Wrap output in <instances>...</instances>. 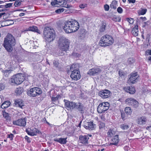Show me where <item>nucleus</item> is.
<instances>
[{
    "label": "nucleus",
    "instance_id": "6ab92c4d",
    "mask_svg": "<svg viewBox=\"0 0 151 151\" xmlns=\"http://www.w3.org/2000/svg\"><path fill=\"white\" fill-rule=\"evenodd\" d=\"M26 31H31L34 32H37L39 34H40L41 32L38 29V28L36 26H32L27 28L25 30Z\"/></svg>",
    "mask_w": 151,
    "mask_h": 151
},
{
    "label": "nucleus",
    "instance_id": "f3484780",
    "mask_svg": "<svg viewBox=\"0 0 151 151\" xmlns=\"http://www.w3.org/2000/svg\"><path fill=\"white\" fill-rule=\"evenodd\" d=\"M64 101L65 103V106L67 107L72 109H73L76 108V104L75 103L65 100H64Z\"/></svg>",
    "mask_w": 151,
    "mask_h": 151
},
{
    "label": "nucleus",
    "instance_id": "4d7b16f0",
    "mask_svg": "<svg viewBox=\"0 0 151 151\" xmlns=\"http://www.w3.org/2000/svg\"><path fill=\"white\" fill-rule=\"evenodd\" d=\"M104 8L105 9H109V5L107 4H106L104 5Z\"/></svg>",
    "mask_w": 151,
    "mask_h": 151
},
{
    "label": "nucleus",
    "instance_id": "0e129e2a",
    "mask_svg": "<svg viewBox=\"0 0 151 151\" xmlns=\"http://www.w3.org/2000/svg\"><path fill=\"white\" fill-rule=\"evenodd\" d=\"M80 7L81 9H83L84 8L85 5H84L83 4H81L79 6Z\"/></svg>",
    "mask_w": 151,
    "mask_h": 151
},
{
    "label": "nucleus",
    "instance_id": "b1692460",
    "mask_svg": "<svg viewBox=\"0 0 151 151\" xmlns=\"http://www.w3.org/2000/svg\"><path fill=\"white\" fill-rule=\"evenodd\" d=\"M146 119L144 117H141L137 120V123L139 125H142L145 124Z\"/></svg>",
    "mask_w": 151,
    "mask_h": 151
},
{
    "label": "nucleus",
    "instance_id": "a211bd4d",
    "mask_svg": "<svg viewBox=\"0 0 151 151\" xmlns=\"http://www.w3.org/2000/svg\"><path fill=\"white\" fill-rule=\"evenodd\" d=\"M26 132L28 135L31 136L36 135L37 133H39V132L38 130L35 128H31L30 131L26 129Z\"/></svg>",
    "mask_w": 151,
    "mask_h": 151
},
{
    "label": "nucleus",
    "instance_id": "c9c22d12",
    "mask_svg": "<svg viewBox=\"0 0 151 151\" xmlns=\"http://www.w3.org/2000/svg\"><path fill=\"white\" fill-rule=\"evenodd\" d=\"M121 117L123 120H125L127 118V116L128 115H127V114H126L123 111H121Z\"/></svg>",
    "mask_w": 151,
    "mask_h": 151
},
{
    "label": "nucleus",
    "instance_id": "774afa93",
    "mask_svg": "<svg viewBox=\"0 0 151 151\" xmlns=\"http://www.w3.org/2000/svg\"><path fill=\"white\" fill-rule=\"evenodd\" d=\"M70 7H71V5H68L67 4L66 6H65V7L67 8H70Z\"/></svg>",
    "mask_w": 151,
    "mask_h": 151
},
{
    "label": "nucleus",
    "instance_id": "2eb2a0df",
    "mask_svg": "<svg viewBox=\"0 0 151 151\" xmlns=\"http://www.w3.org/2000/svg\"><path fill=\"white\" fill-rule=\"evenodd\" d=\"M110 91L107 90H104L100 91L99 93V95L103 99H105L109 97L110 95Z\"/></svg>",
    "mask_w": 151,
    "mask_h": 151
},
{
    "label": "nucleus",
    "instance_id": "f8f14e48",
    "mask_svg": "<svg viewBox=\"0 0 151 151\" xmlns=\"http://www.w3.org/2000/svg\"><path fill=\"white\" fill-rule=\"evenodd\" d=\"M76 108L77 110L79 111L82 114L84 113L86 109V108L84 104L80 102H78L76 104Z\"/></svg>",
    "mask_w": 151,
    "mask_h": 151
},
{
    "label": "nucleus",
    "instance_id": "e433bc0d",
    "mask_svg": "<svg viewBox=\"0 0 151 151\" xmlns=\"http://www.w3.org/2000/svg\"><path fill=\"white\" fill-rule=\"evenodd\" d=\"M58 4L59 6L63 7L64 6L63 4L65 2V0H57Z\"/></svg>",
    "mask_w": 151,
    "mask_h": 151
},
{
    "label": "nucleus",
    "instance_id": "338daca9",
    "mask_svg": "<svg viewBox=\"0 0 151 151\" xmlns=\"http://www.w3.org/2000/svg\"><path fill=\"white\" fill-rule=\"evenodd\" d=\"M25 14V13H20L19 15V16H20V17H22V16H24Z\"/></svg>",
    "mask_w": 151,
    "mask_h": 151
},
{
    "label": "nucleus",
    "instance_id": "680f3d73",
    "mask_svg": "<svg viewBox=\"0 0 151 151\" xmlns=\"http://www.w3.org/2000/svg\"><path fill=\"white\" fill-rule=\"evenodd\" d=\"M74 133V131H73L72 132H71L70 133H69V134H70L69 135V136H72L73 135Z\"/></svg>",
    "mask_w": 151,
    "mask_h": 151
},
{
    "label": "nucleus",
    "instance_id": "6e6d98bb",
    "mask_svg": "<svg viewBox=\"0 0 151 151\" xmlns=\"http://www.w3.org/2000/svg\"><path fill=\"white\" fill-rule=\"evenodd\" d=\"M12 4V3L7 4L5 5V6L6 8H8V7H11Z\"/></svg>",
    "mask_w": 151,
    "mask_h": 151
},
{
    "label": "nucleus",
    "instance_id": "bb28decb",
    "mask_svg": "<svg viewBox=\"0 0 151 151\" xmlns=\"http://www.w3.org/2000/svg\"><path fill=\"white\" fill-rule=\"evenodd\" d=\"M135 59L133 58H129L127 61V64L130 66L133 65L135 62Z\"/></svg>",
    "mask_w": 151,
    "mask_h": 151
},
{
    "label": "nucleus",
    "instance_id": "c756f323",
    "mask_svg": "<svg viewBox=\"0 0 151 151\" xmlns=\"http://www.w3.org/2000/svg\"><path fill=\"white\" fill-rule=\"evenodd\" d=\"M117 6V1L115 0L113 1L110 5V8L114 9H116Z\"/></svg>",
    "mask_w": 151,
    "mask_h": 151
},
{
    "label": "nucleus",
    "instance_id": "e2e57ef3",
    "mask_svg": "<svg viewBox=\"0 0 151 151\" xmlns=\"http://www.w3.org/2000/svg\"><path fill=\"white\" fill-rule=\"evenodd\" d=\"M6 13L5 12H3L0 13V18H1L2 16L3 15H5Z\"/></svg>",
    "mask_w": 151,
    "mask_h": 151
},
{
    "label": "nucleus",
    "instance_id": "bf43d9fd",
    "mask_svg": "<svg viewBox=\"0 0 151 151\" xmlns=\"http://www.w3.org/2000/svg\"><path fill=\"white\" fill-rule=\"evenodd\" d=\"M140 19H142V21H145L147 20V19L146 18V17H141L140 18Z\"/></svg>",
    "mask_w": 151,
    "mask_h": 151
},
{
    "label": "nucleus",
    "instance_id": "ea45409f",
    "mask_svg": "<svg viewBox=\"0 0 151 151\" xmlns=\"http://www.w3.org/2000/svg\"><path fill=\"white\" fill-rule=\"evenodd\" d=\"M105 127V124L103 122H100L99 124V129L100 130L102 129Z\"/></svg>",
    "mask_w": 151,
    "mask_h": 151
},
{
    "label": "nucleus",
    "instance_id": "20e7f679",
    "mask_svg": "<svg viewBox=\"0 0 151 151\" xmlns=\"http://www.w3.org/2000/svg\"><path fill=\"white\" fill-rule=\"evenodd\" d=\"M58 47L60 50L62 52H66L69 49V42L68 40L63 36L61 37L59 40Z\"/></svg>",
    "mask_w": 151,
    "mask_h": 151
},
{
    "label": "nucleus",
    "instance_id": "7ed1b4c3",
    "mask_svg": "<svg viewBox=\"0 0 151 151\" xmlns=\"http://www.w3.org/2000/svg\"><path fill=\"white\" fill-rule=\"evenodd\" d=\"M43 35L45 39L49 42L54 41L55 37V33L54 29L51 27L46 26L44 28Z\"/></svg>",
    "mask_w": 151,
    "mask_h": 151
},
{
    "label": "nucleus",
    "instance_id": "9b49d317",
    "mask_svg": "<svg viewBox=\"0 0 151 151\" xmlns=\"http://www.w3.org/2000/svg\"><path fill=\"white\" fill-rule=\"evenodd\" d=\"M138 77L139 76L137 72L132 73L130 75V77L128 80V81L129 83H134L138 81Z\"/></svg>",
    "mask_w": 151,
    "mask_h": 151
},
{
    "label": "nucleus",
    "instance_id": "412c9836",
    "mask_svg": "<svg viewBox=\"0 0 151 151\" xmlns=\"http://www.w3.org/2000/svg\"><path fill=\"white\" fill-rule=\"evenodd\" d=\"M118 136V135L117 134L115 135L113 137L112 139V142L110 143V145H117L119 142Z\"/></svg>",
    "mask_w": 151,
    "mask_h": 151
},
{
    "label": "nucleus",
    "instance_id": "39448f33",
    "mask_svg": "<svg viewBox=\"0 0 151 151\" xmlns=\"http://www.w3.org/2000/svg\"><path fill=\"white\" fill-rule=\"evenodd\" d=\"M114 42V39L111 35H106L101 37L99 44L101 46L105 47L112 45Z\"/></svg>",
    "mask_w": 151,
    "mask_h": 151
},
{
    "label": "nucleus",
    "instance_id": "5fc2aeb1",
    "mask_svg": "<svg viewBox=\"0 0 151 151\" xmlns=\"http://www.w3.org/2000/svg\"><path fill=\"white\" fill-rule=\"evenodd\" d=\"M5 88V86L2 83H0V91L3 90Z\"/></svg>",
    "mask_w": 151,
    "mask_h": 151
},
{
    "label": "nucleus",
    "instance_id": "69168bd1",
    "mask_svg": "<svg viewBox=\"0 0 151 151\" xmlns=\"http://www.w3.org/2000/svg\"><path fill=\"white\" fill-rule=\"evenodd\" d=\"M12 21V23L9 24H12L14 23L13 21L11 20L8 19L6 21V22H8V21Z\"/></svg>",
    "mask_w": 151,
    "mask_h": 151
},
{
    "label": "nucleus",
    "instance_id": "6e6552de",
    "mask_svg": "<svg viewBox=\"0 0 151 151\" xmlns=\"http://www.w3.org/2000/svg\"><path fill=\"white\" fill-rule=\"evenodd\" d=\"M109 104L108 102H103L100 103L98 106L97 111L99 113L104 112L109 109Z\"/></svg>",
    "mask_w": 151,
    "mask_h": 151
},
{
    "label": "nucleus",
    "instance_id": "603ef678",
    "mask_svg": "<svg viewBox=\"0 0 151 151\" xmlns=\"http://www.w3.org/2000/svg\"><path fill=\"white\" fill-rule=\"evenodd\" d=\"M65 11L64 12V13L65 14H70L72 13V10H65Z\"/></svg>",
    "mask_w": 151,
    "mask_h": 151
},
{
    "label": "nucleus",
    "instance_id": "ddd939ff",
    "mask_svg": "<svg viewBox=\"0 0 151 151\" xmlns=\"http://www.w3.org/2000/svg\"><path fill=\"white\" fill-rule=\"evenodd\" d=\"M14 124L20 126L25 127L26 122L25 118H21L13 122Z\"/></svg>",
    "mask_w": 151,
    "mask_h": 151
},
{
    "label": "nucleus",
    "instance_id": "49530a36",
    "mask_svg": "<svg viewBox=\"0 0 151 151\" xmlns=\"http://www.w3.org/2000/svg\"><path fill=\"white\" fill-rule=\"evenodd\" d=\"M119 74L120 77H124V73L122 70H119Z\"/></svg>",
    "mask_w": 151,
    "mask_h": 151
},
{
    "label": "nucleus",
    "instance_id": "f03ea898",
    "mask_svg": "<svg viewBox=\"0 0 151 151\" xmlns=\"http://www.w3.org/2000/svg\"><path fill=\"white\" fill-rule=\"evenodd\" d=\"M16 44L15 40L13 36L8 33L4 38L3 45L9 52H11L13 50L12 46Z\"/></svg>",
    "mask_w": 151,
    "mask_h": 151
},
{
    "label": "nucleus",
    "instance_id": "c03bdc74",
    "mask_svg": "<svg viewBox=\"0 0 151 151\" xmlns=\"http://www.w3.org/2000/svg\"><path fill=\"white\" fill-rule=\"evenodd\" d=\"M147 10H140L138 12L139 15H144L145 14Z\"/></svg>",
    "mask_w": 151,
    "mask_h": 151
},
{
    "label": "nucleus",
    "instance_id": "1a4fd4ad",
    "mask_svg": "<svg viewBox=\"0 0 151 151\" xmlns=\"http://www.w3.org/2000/svg\"><path fill=\"white\" fill-rule=\"evenodd\" d=\"M85 128L89 130H94L96 127V125L94 124L93 122H89L85 123L84 125Z\"/></svg>",
    "mask_w": 151,
    "mask_h": 151
},
{
    "label": "nucleus",
    "instance_id": "58836bf2",
    "mask_svg": "<svg viewBox=\"0 0 151 151\" xmlns=\"http://www.w3.org/2000/svg\"><path fill=\"white\" fill-rule=\"evenodd\" d=\"M132 104V106H133L134 108H137L138 106V102L136 100L134 99V100Z\"/></svg>",
    "mask_w": 151,
    "mask_h": 151
},
{
    "label": "nucleus",
    "instance_id": "2f4dec72",
    "mask_svg": "<svg viewBox=\"0 0 151 151\" xmlns=\"http://www.w3.org/2000/svg\"><path fill=\"white\" fill-rule=\"evenodd\" d=\"M23 91V89L22 87H19L17 88L15 90V92L17 95L21 94Z\"/></svg>",
    "mask_w": 151,
    "mask_h": 151
},
{
    "label": "nucleus",
    "instance_id": "423d86ee",
    "mask_svg": "<svg viewBox=\"0 0 151 151\" xmlns=\"http://www.w3.org/2000/svg\"><path fill=\"white\" fill-rule=\"evenodd\" d=\"M24 81L23 76L20 74H17L12 76L10 82L12 85H18L21 84Z\"/></svg>",
    "mask_w": 151,
    "mask_h": 151
},
{
    "label": "nucleus",
    "instance_id": "9d476101",
    "mask_svg": "<svg viewBox=\"0 0 151 151\" xmlns=\"http://www.w3.org/2000/svg\"><path fill=\"white\" fill-rule=\"evenodd\" d=\"M70 76L72 80L77 81L80 78L81 75L79 70L72 71Z\"/></svg>",
    "mask_w": 151,
    "mask_h": 151
},
{
    "label": "nucleus",
    "instance_id": "f704fd0d",
    "mask_svg": "<svg viewBox=\"0 0 151 151\" xmlns=\"http://www.w3.org/2000/svg\"><path fill=\"white\" fill-rule=\"evenodd\" d=\"M106 24L104 23H103L100 26L99 31L101 32H104L106 29Z\"/></svg>",
    "mask_w": 151,
    "mask_h": 151
},
{
    "label": "nucleus",
    "instance_id": "72a5a7b5",
    "mask_svg": "<svg viewBox=\"0 0 151 151\" xmlns=\"http://www.w3.org/2000/svg\"><path fill=\"white\" fill-rule=\"evenodd\" d=\"M3 115L6 120H9L11 119V117L9 116V114L5 111H3Z\"/></svg>",
    "mask_w": 151,
    "mask_h": 151
},
{
    "label": "nucleus",
    "instance_id": "f257e3e1",
    "mask_svg": "<svg viewBox=\"0 0 151 151\" xmlns=\"http://www.w3.org/2000/svg\"><path fill=\"white\" fill-rule=\"evenodd\" d=\"M65 32L71 33L77 30L79 27L78 22L76 20L63 22L61 26Z\"/></svg>",
    "mask_w": 151,
    "mask_h": 151
},
{
    "label": "nucleus",
    "instance_id": "052dcab7",
    "mask_svg": "<svg viewBox=\"0 0 151 151\" xmlns=\"http://www.w3.org/2000/svg\"><path fill=\"white\" fill-rule=\"evenodd\" d=\"M128 1L130 3H134L135 2V0H128Z\"/></svg>",
    "mask_w": 151,
    "mask_h": 151
},
{
    "label": "nucleus",
    "instance_id": "cd10ccee",
    "mask_svg": "<svg viewBox=\"0 0 151 151\" xmlns=\"http://www.w3.org/2000/svg\"><path fill=\"white\" fill-rule=\"evenodd\" d=\"M79 65L78 64H73L71 65L70 67V69L71 72H72V71H75V70H79Z\"/></svg>",
    "mask_w": 151,
    "mask_h": 151
},
{
    "label": "nucleus",
    "instance_id": "4be33fe9",
    "mask_svg": "<svg viewBox=\"0 0 151 151\" xmlns=\"http://www.w3.org/2000/svg\"><path fill=\"white\" fill-rule=\"evenodd\" d=\"M67 138H55L54 139L55 141L58 142L61 144H65L67 142Z\"/></svg>",
    "mask_w": 151,
    "mask_h": 151
},
{
    "label": "nucleus",
    "instance_id": "0eeeda50",
    "mask_svg": "<svg viewBox=\"0 0 151 151\" xmlns=\"http://www.w3.org/2000/svg\"><path fill=\"white\" fill-rule=\"evenodd\" d=\"M41 89L39 88L35 87L31 88L27 92V94L30 97H35L41 94L42 93Z\"/></svg>",
    "mask_w": 151,
    "mask_h": 151
},
{
    "label": "nucleus",
    "instance_id": "a878e982",
    "mask_svg": "<svg viewBox=\"0 0 151 151\" xmlns=\"http://www.w3.org/2000/svg\"><path fill=\"white\" fill-rule=\"evenodd\" d=\"M110 18L114 21L116 22H120L121 21V18L119 16L112 15L110 16Z\"/></svg>",
    "mask_w": 151,
    "mask_h": 151
},
{
    "label": "nucleus",
    "instance_id": "5701e85b",
    "mask_svg": "<svg viewBox=\"0 0 151 151\" xmlns=\"http://www.w3.org/2000/svg\"><path fill=\"white\" fill-rule=\"evenodd\" d=\"M14 104L17 107H19L22 109L23 107L24 106V103L21 99H17L15 100Z\"/></svg>",
    "mask_w": 151,
    "mask_h": 151
},
{
    "label": "nucleus",
    "instance_id": "864d4df0",
    "mask_svg": "<svg viewBox=\"0 0 151 151\" xmlns=\"http://www.w3.org/2000/svg\"><path fill=\"white\" fill-rule=\"evenodd\" d=\"M24 138L25 140H27L28 142L30 143L31 142V140L27 136H25Z\"/></svg>",
    "mask_w": 151,
    "mask_h": 151
},
{
    "label": "nucleus",
    "instance_id": "13d9d810",
    "mask_svg": "<svg viewBox=\"0 0 151 151\" xmlns=\"http://www.w3.org/2000/svg\"><path fill=\"white\" fill-rule=\"evenodd\" d=\"M12 70L10 69L9 70H6L4 71V72L5 73H8V74H9L12 72Z\"/></svg>",
    "mask_w": 151,
    "mask_h": 151
},
{
    "label": "nucleus",
    "instance_id": "473e14b6",
    "mask_svg": "<svg viewBox=\"0 0 151 151\" xmlns=\"http://www.w3.org/2000/svg\"><path fill=\"white\" fill-rule=\"evenodd\" d=\"M134 99L131 98H128L125 100L126 103L128 104L129 106H131L133 102L134 101Z\"/></svg>",
    "mask_w": 151,
    "mask_h": 151
},
{
    "label": "nucleus",
    "instance_id": "393cba45",
    "mask_svg": "<svg viewBox=\"0 0 151 151\" xmlns=\"http://www.w3.org/2000/svg\"><path fill=\"white\" fill-rule=\"evenodd\" d=\"M138 25H135L132 29V34L135 36H137L138 34Z\"/></svg>",
    "mask_w": 151,
    "mask_h": 151
},
{
    "label": "nucleus",
    "instance_id": "dca6fc26",
    "mask_svg": "<svg viewBox=\"0 0 151 151\" xmlns=\"http://www.w3.org/2000/svg\"><path fill=\"white\" fill-rule=\"evenodd\" d=\"M101 71V69L98 68H93L89 70L88 74L90 75H97Z\"/></svg>",
    "mask_w": 151,
    "mask_h": 151
},
{
    "label": "nucleus",
    "instance_id": "37998d69",
    "mask_svg": "<svg viewBox=\"0 0 151 151\" xmlns=\"http://www.w3.org/2000/svg\"><path fill=\"white\" fill-rule=\"evenodd\" d=\"M15 1L14 4V5L15 6H17L20 5L21 0H15Z\"/></svg>",
    "mask_w": 151,
    "mask_h": 151
},
{
    "label": "nucleus",
    "instance_id": "c85d7f7f",
    "mask_svg": "<svg viewBox=\"0 0 151 151\" xmlns=\"http://www.w3.org/2000/svg\"><path fill=\"white\" fill-rule=\"evenodd\" d=\"M10 102L9 101H6L4 102L1 105V107L3 109L6 108L9 106Z\"/></svg>",
    "mask_w": 151,
    "mask_h": 151
},
{
    "label": "nucleus",
    "instance_id": "4468645a",
    "mask_svg": "<svg viewBox=\"0 0 151 151\" xmlns=\"http://www.w3.org/2000/svg\"><path fill=\"white\" fill-rule=\"evenodd\" d=\"M89 139L88 135H80L79 138L80 142L83 144H88V141Z\"/></svg>",
    "mask_w": 151,
    "mask_h": 151
},
{
    "label": "nucleus",
    "instance_id": "8fccbe9b",
    "mask_svg": "<svg viewBox=\"0 0 151 151\" xmlns=\"http://www.w3.org/2000/svg\"><path fill=\"white\" fill-rule=\"evenodd\" d=\"M58 100V98L57 97H54L52 96V102H55L56 101H57Z\"/></svg>",
    "mask_w": 151,
    "mask_h": 151
},
{
    "label": "nucleus",
    "instance_id": "aec40b11",
    "mask_svg": "<svg viewBox=\"0 0 151 151\" xmlns=\"http://www.w3.org/2000/svg\"><path fill=\"white\" fill-rule=\"evenodd\" d=\"M124 89L126 92L129 93L131 94H133L135 92L134 88L131 86L124 87Z\"/></svg>",
    "mask_w": 151,
    "mask_h": 151
},
{
    "label": "nucleus",
    "instance_id": "a18cd8bd",
    "mask_svg": "<svg viewBox=\"0 0 151 151\" xmlns=\"http://www.w3.org/2000/svg\"><path fill=\"white\" fill-rule=\"evenodd\" d=\"M113 131L111 129H109L107 133V135L108 137H111L113 135Z\"/></svg>",
    "mask_w": 151,
    "mask_h": 151
},
{
    "label": "nucleus",
    "instance_id": "4c0bfd02",
    "mask_svg": "<svg viewBox=\"0 0 151 151\" xmlns=\"http://www.w3.org/2000/svg\"><path fill=\"white\" fill-rule=\"evenodd\" d=\"M120 127L123 130H126L128 129L129 127L125 124H122L120 125Z\"/></svg>",
    "mask_w": 151,
    "mask_h": 151
},
{
    "label": "nucleus",
    "instance_id": "3c124183",
    "mask_svg": "<svg viewBox=\"0 0 151 151\" xmlns=\"http://www.w3.org/2000/svg\"><path fill=\"white\" fill-rule=\"evenodd\" d=\"M64 11V10H55V13L56 14H59L60 13L63 12Z\"/></svg>",
    "mask_w": 151,
    "mask_h": 151
},
{
    "label": "nucleus",
    "instance_id": "7c9ffc66",
    "mask_svg": "<svg viewBox=\"0 0 151 151\" xmlns=\"http://www.w3.org/2000/svg\"><path fill=\"white\" fill-rule=\"evenodd\" d=\"M125 113L127 115H131L132 112V110L129 107H127L124 109Z\"/></svg>",
    "mask_w": 151,
    "mask_h": 151
},
{
    "label": "nucleus",
    "instance_id": "a19ab883",
    "mask_svg": "<svg viewBox=\"0 0 151 151\" xmlns=\"http://www.w3.org/2000/svg\"><path fill=\"white\" fill-rule=\"evenodd\" d=\"M126 20L130 24H133L134 21V19L131 18H127Z\"/></svg>",
    "mask_w": 151,
    "mask_h": 151
},
{
    "label": "nucleus",
    "instance_id": "79ce46f5",
    "mask_svg": "<svg viewBox=\"0 0 151 151\" xmlns=\"http://www.w3.org/2000/svg\"><path fill=\"white\" fill-rule=\"evenodd\" d=\"M51 4L52 5L55 6L59 7V5L58 4L57 0H54L51 2Z\"/></svg>",
    "mask_w": 151,
    "mask_h": 151
},
{
    "label": "nucleus",
    "instance_id": "09e8293b",
    "mask_svg": "<svg viewBox=\"0 0 151 151\" xmlns=\"http://www.w3.org/2000/svg\"><path fill=\"white\" fill-rule=\"evenodd\" d=\"M14 137V135L12 134H11L8 135L7 137L10 138L11 140H12Z\"/></svg>",
    "mask_w": 151,
    "mask_h": 151
},
{
    "label": "nucleus",
    "instance_id": "de8ad7c7",
    "mask_svg": "<svg viewBox=\"0 0 151 151\" xmlns=\"http://www.w3.org/2000/svg\"><path fill=\"white\" fill-rule=\"evenodd\" d=\"M59 63L57 60H54L53 61V64L54 66L55 67L57 68L58 65Z\"/></svg>",
    "mask_w": 151,
    "mask_h": 151
}]
</instances>
